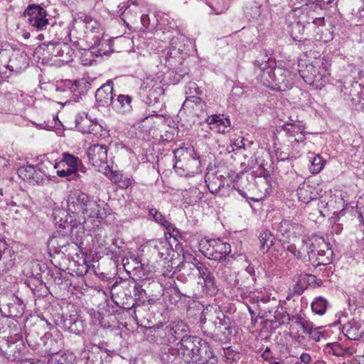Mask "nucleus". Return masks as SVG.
<instances>
[{
	"label": "nucleus",
	"instance_id": "12",
	"mask_svg": "<svg viewBox=\"0 0 364 364\" xmlns=\"http://www.w3.org/2000/svg\"><path fill=\"white\" fill-rule=\"evenodd\" d=\"M23 16L29 26L36 31L46 29L49 24L47 12L40 5H28L23 13Z\"/></svg>",
	"mask_w": 364,
	"mask_h": 364
},
{
	"label": "nucleus",
	"instance_id": "47",
	"mask_svg": "<svg viewBox=\"0 0 364 364\" xmlns=\"http://www.w3.org/2000/svg\"><path fill=\"white\" fill-rule=\"evenodd\" d=\"M269 60V58L266 53H262L259 54V56L257 58V59L253 62L255 67L258 68L262 72V74L264 73V70L267 71V70H270L268 66V63Z\"/></svg>",
	"mask_w": 364,
	"mask_h": 364
},
{
	"label": "nucleus",
	"instance_id": "60",
	"mask_svg": "<svg viewBox=\"0 0 364 364\" xmlns=\"http://www.w3.org/2000/svg\"><path fill=\"white\" fill-rule=\"evenodd\" d=\"M331 350L333 355L336 356H343L344 355V349L341 347L338 343H331Z\"/></svg>",
	"mask_w": 364,
	"mask_h": 364
},
{
	"label": "nucleus",
	"instance_id": "3",
	"mask_svg": "<svg viewBox=\"0 0 364 364\" xmlns=\"http://www.w3.org/2000/svg\"><path fill=\"white\" fill-rule=\"evenodd\" d=\"M201 330L203 333L215 341L227 343L237 333L233 322L220 309L213 312H203Z\"/></svg>",
	"mask_w": 364,
	"mask_h": 364
},
{
	"label": "nucleus",
	"instance_id": "41",
	"mask_svg": "<svg viewBox=\"0 0 364 364\" xmlns=\"http://www.w3.org/2000/svg\"><path fill=\"white\" fill-rule=\"evenodd\" d=\"M40 270L44 274V278L48 282H53L55 284H59L61 282V273L58 269H50L45 264L40 267Z\"/></svg>",
	"mask_w": 364,
	"mask_h": 364
},
{
	"label": "nucleus",
	"instance_id": "31",
	"mask_svg": "<svg viewBox=\"0 0 364 364\" xmlns=\"http://www.w3.org/2000/svg\"><path fill=\"white\" fill-rule=\"evenodd\" d=\"M160 358L163 364H178L182 360L176 347L164 346L161 350Z\"/></svg>",
	"mask_w": 364,
	"mask_h": 364
},
{
	"label": "nucleus",
	"instance_id": "23",
	"mask_svg": "<svg viewBox=\"0 0 364 364\" xmlns=\"http://www.w3.org/2000/svg\"><path fill=\"white\" fill-rule=\"evenodd\" d=\"M71 168L68 166L61 167L60 168H57L56 173L59 177L65 178L66 181L80 182V184L76 183L77 186L85 187L88 183V178L82 175L80 171L72 170Z\"/></svg>",
	"mask_w": 364,
	"mask_h": 364
},
{
	"label": "nucleus",
	"instance_id": "16",
	"mask_svg": "<svg viewBox=\"0 0 364 364\" xmlns=\"http://www.w3.org/2000/svg\"><path fill=\"white\" fill-rule=\"evenodd\" d=\"M321 191L322 189L318 184L310 181H304L296 190L299 200L306 204L316 200Z\"/></svg>",
	"mask_w": 364,
	"mask_h": 364
},
{
	"label": "nucleus",
	"instance_id": "8",
	"mask_svg": "<svg viewBox=\"0 0 364 364\" xmlns=\"http://www.w3.org/2000/svg\"><path fill=\"white\" fill-rule=\"evenodd\" d=\"M35 53L40 55L43 60H49L53 57H56L63 63H68L73 60L74 54L73 49L68 43L53 41L39 45L36 48Z\"/></svg>",
	"mask_w": 364,
	"mask_h": 364
},
{
	"label": "nucleus",
	"instance_id": "58",
	"mask_svg": "<svg viewBox=\"0 0 364 364\" xmlns=\"http://www.w3.org/2000/svg\"><path fill=\"white\" fill-rule=\"evenodd\" d=\"M73 85V80H65L64 81H62L61 83L59 85V87L57 88V90H62L63 92H71L72 87Z\"/></svg>",
	"mask_w": 364,
	"mask_h": 364
},
{
	"label": "nucleus",
	"instance_id": "13",
	"mask_svg": "<svg viewBox=\"0 0 364 364\" xmlns=\"http://www.w3.org/2000/svg\"><path fill=\"white\" fill-rule=\"evenodd\" d=\"M85 364H108L112 359L111 352L97 345L86 346L80 353Z\"/></svg>",
	"mask_w": 364,
	"mask_h": 364
},
{
	"label": "nucleus",
	"instance_id": "28",
	"mask_svg": "<svg viewBox=\"0 0 364 364\" xmlns=\"http://www.w3.org/2000/svg\"><path fill=\"white\" fill-rule=\"evenodd\" d=\"M168 328L170 331H168L166 341L170 346L173 345L178 340L181 341L182 336H185L183 334L188 330V326L183 321L173 322L168 324Z\"/></svg>",
	"mask_w": 364,
	"mask_h": 364
},
{
	"label": "nucleus",
	"instance_id": "46",
	"mask_svg": "<svg viewBox=\"0 0 364 364\" xmlns=\"http://www.w3.org/2000/svg\"><path fill=\"white\" fill-rule=\"evenodd\" d=\"M205 183L210 192L213 194L218 193L223 186L222 182L214 174L207 175L205 176Z\"/></svg>",
	"mask_w": 364,
	"mask_h": 364
},
{
	"label": "nucleus",
	"instance_id": "1",
	"mask_svg": "<svg viewBox=\"0 0 364 364\" xmlns=\"http://www.w3.org/2000/svg\"><path fill=\"white\" fill-rule=\"evenodd\" d=\"M53 221L58 230L53 233L48 241V247L54 253L62 252L70 254V245L79 247L82 244V239L85 234V228L80 222L68 221V213L64 209L53 211Z\"/></svg>",
	"mask_w": 364,
	"mask_h": 364
},
{
	"label": "nucleus",
	"instance_id": "2",
	"mask_svg": "<svg viewBox=\"0 0 364 364\" xmlns=\"http://www.w3.org/2000/svg\"><path fill=\"white\" fill-rule=\"evenodd\" d=\"M68 221H80L81 225L85 223L86 218H104L106 213L101 205L93 200L88 194L80 189H73L69 192L67 198Z\"/></svg>",
	"mask_w": 364,
	"mask_h": 364
},
{
	"label": "nucleus",
	"instance_id": "4",
	"mask_svg": "<svg viewBox=\"0 0 364 364\" xmlns=\"http://www.w3.org/2000/svg\"><path fill=\"white\" fill-rule=\"evenodd\" d=\"M296 258L310 262L314 268L331 263L333 252L323 237L313 235L303 239L298 248Z\"/></svg>",
	"mask_w": 364,
	"mask_h": 364
},
{
	"label": "nucleus",
	"instance_id": "55",
	"mask_svg": "<svg viewBox=\"0 0 364 364\" xmlns=\"http://www.w3.org/2000/svg\"><path fill=\"white\" fill-rule=\"evenodd\" d=\"M13 338L14 337H11L8 339L1 338L0 340V351L5 358L7 356V350H9L10 345Z\"/></svg>",
	"mask_w": 364,
	"mask_h": 364
},
{
	"label": "nucleus",
	"instance_id": "11",
	"mask_svg": "<svg viewBox=\"0 0 364 364\" xmlns=\"http://www.w3.org/2000/svg\"><path fill=\"white\" fill-rule=\"evenodd\" d=\"M307 20L308 13H304L301 9L291 10L287 15L286 21L289 23V32L294 40L300 41L305 31H309Z\"/></svg>",
	"mask_w": 364,
	"mask_h": 364
},
{
	"label": "nucleus",
	"instance_id": "52",
	"mask_svg": "<svg viewBox=\"0 0 364 364\" xmlns=\"http://www.w3.org/2000/svg\"><path fill=\"white\" fill-rule=\"evenodd\" d=\"M324 25V18H313L309 16V20H307V26L309 31L312 30H315L319 26H322Z\"/></svg>",
	"mask_w": 364,
	"mask_h": 364
},
{
	"label": "nucleus",
	"instance_id": "48",
	"mask_svg": "<svg viewBox=\"0 0 364 364\" xmlns=\"http://www.w3.org/2000/svg\"><path fill=\"white\" fill-rule=\"evenodd\" d=\"M184 44L182 43H180L179 46H174L171 45L170 43L168 49L164 51L166 55V58H174L179 57L184 50Z\"/></svg>",
	"mask_w": 364,
	"mask_h": 364
},
{
	"label": "nucleus",
	"instance_id": "64",
	"mask_svg": "<svg viewBox=\"0 0 364 364\" xmlns=\"http://www.w3.org/2000/svg\"><path fill=\"white\" fill-rule=\"evenodd\" d=\"M145 298L147 299V303L152 306L157 304V302L160 300V298L157 296H145Z\"/></svg>",
	"mask_w": 364,
	"mask_h": 364
},
{
	"label": "nucleus",
	"instance_id": "51",
	"mask_svg": "<svg viewBox=\"0 0 364 364\" xmlns=\"http://www.w3.org/2000/svg\"><path fill=\"white\" fill-rule=\"evenodd\" d=\"M305 277H300L299 280L293 287V294L300 296L304 293V290L307 288V286L305 285Z\"/></svg>",
	"mask_w": 364,
	"mask_h": 364
},
{
	"label": "nucleus",
	"instance_id": "9",
	"mask_svg": "<svg viewBox=\"0 0 364 364\" xmlns=\"http://www.w3.org/2000/svg\"><path fill=\"white\" fill-rule=\"evenodd\" d=\"M44 326L45 324L42 321L35 323V324L29 329L26 336L27 342L29 343L30 340L40 337V340L43 342L47 351L50 353L52 355H54V353H59L58 351L63 346V339L62 336L58 333L53 336L52 333L48 332L44 333L43 336H41L43 333Z\"/></svg>",
	"mask_w": 364,
	"mask_h": 364
},
{
	"label": "nucleus",
	"instance_id": "19",
	"mask_svg": "<svg viewBox=\"0 0 364 364\" xmlns=\"http://www.w3.org/2000/svg\"><path fill=\"white\" fill-rule=\"evenodd\" d=\"M14 252L5 240H0V275L9 271L14 265Z\"/></svg>",
	"mask_w": 364,
	"mask_h": 364
},
{
	"label": "nucleus",
	"instance_id": "7",
	"mask_svg": "<svg viewBox=\"0 0 364 364\" xmlns=\"http://www.w3.org/2000/svg\"><path fill=\"white\" fill-rule=\"evenodd\" d=\"M262 80L266 87L279 92L290 89L293 85L289 71L279 66L270 68L267 71L264 70Z\"/></svg>",
	"mask_w": 364,
	"mask_h": 364
},
{
	"label": "nucleus",
	"instance_id": "20",
	"mask_svg": "<svg viewBox=\"0 0 364 364\" xmlns=\"http://www.w3.org/2000/svg\"><path fill=\"white\" fill-rule=\"evenodd\" d=\"M168 324L157 323L146 328L148 336H150V341L153 343L170 346L168 340Z\"/></svg>",
	"mask_w": 364,
	"mask_h": 364
},
{
	"label": "nucleus",
	"instance_id": "39",
	"mask_svg": "<svg viewBox=\"0 0 364 364\" xmlns=\"http://www.w3.org/2000/svg\"><path fill=\"white\" fill-rule=\"evenodd\" d=\"M221 277L222 279L231 287H238L239 290H242V288L239 287V279L237 278L238 274L232 271L230 267L225 264L222 269Z\"/></svg>",
	"mask_w": 364,
	"mask_h": 364
},
{
	"label": "nucleus",
	"instance_id": "56",
	"mask_svg": "<svg viewBox=\"0 0 364 364\" xmlns=\"http://www.w3.org/2000/svg\"><path fill=\"white\" fill-rule=\"evenodd\" d=\"M321 327L314 328L313 323H311V328L309 331H304V333L309 334V336L316 341H319L321 336H323V333L318 330L320 329Z\"/></svg>",
	"mask_w": 364,
	"mask_h": 364
},
{
	"label": "nucleus",
	"instance_id": "33",
	"mask_svg": "<svg viewBox=\"0 0 364 364\" xmlns=\"http://www.w3.org/2000/svg\"><path fill=\"white\" fill-rule=\"evenodd\" d=\"M85 33L93 39L95 46H99L103 35L99 23L92 19H86Z\"/></svg>",
	"mask_w": 364,
	"mask_h": 364
},
{
	"label": "nucleus",
	"instance_id": "22",
	"mask_svg": "<svg viewBox=\"0 0 364 364\" xmlns=\"http://www.w3.org/2000/svg\"><path fill=\"white\" fill-rule=\"evenodd\" d=\"M193 362L196 364H217L218 360L211 347L206 343H203L199 345L198 353Z\"/></svg>",
	"mask_w": 364,
	"mask_h": 364
},
{
	"label": "nucleus",
	"instance_id": "54",
	"mask_svg": "<svg viewBox=\"0 0 364 364\" xmlns=\"http://www.w3.org/2000/svg\"><path fill=\"white\" fill-rule=\"evenodd\" d=\"M224 357L227 361L234 362L240 359V353L230 348L224 349Z\"/></svg>",
	"mask_w": 364,
	"mask_h": 364
},
{
	"label": "nucleus",
	"instance_id": "6",
	"mask_svg": "<svg viewBox=\"0 0 364 364\" xmlns=\"http://www.w3.org/2000/svg\"><path fill=\"white\" fill-rule=\"evenodd\" d=\"M200 246L203 255L208 259L228 264L235 257L231 255V246L220 239H206L201 241Z\"/></svg>",
	"mask_w": 364,
	"mask_h": 364
},
{
	"label": "nucleus",
	"instance_id": "25",
	"mask_svg": "<svg viewBox=\"0 0 364 364\" xmlns=\"http://www.w3.org/2000/svg\"><path fill=\"white\" fill-rule=\"evenodd\" d=\"M183 268L184 269H191V266L196 268L200 277L202 279L208 277L212 272L210 271L208 267L203 263L199 261L193 255H183V262L182 263Z\"/></svg>",
	"mask_w": 364,
	"mask_h": 364
},
{
	"label": "nucleus",
	"instance_id": "30",
	"mask_svg": "<svg viewBox=\"0 0 364 364\" xmlns=\"http://www.w3.org/2000/svg\"><path fill=\"white\" fill-rule=\"evenodd\" d=\"M25 350V345L21 337H15L12 338L9 350H7L6 359L10 361L18 360L21 355Z\"/></svg>",
	"mask_w": 364,
	"mask_h": 364
},
{
	"label": "nucleus",
	"instance_id": "38",
	"mask_svg": "<svg viewBox=\"0 0 364 364\" xmlns=\"http://www.w3.org/2000/svg\"><path fill=\"white\" fill-rule=\"evenodd\" d=\"M274 312L277 316V319L279 321V324H284V323H289L291 321V316L289 313L284 309L283 306L280 305H277L276 306V309H267L264 310V313L262 316V318L267 317L268 316V314H272Z\"/></svg>",
	"mask_w": 364,
	"mask_h": 364
},
{
	"label": "nucleus",
	"instance_id": "61",
	"mask_svg": "<svg viewBox=\"0 0 364 364\" xmlns=\"http://www.w3.org/2000/svg\"><path fill=\"white\" fill-rule=\"evenodd\" d=\"M168 38H170V43H171V45L179 46L180 43L183 44L184 37L182 36H180L179 37L173 36L172 38L169 36L168 37Z\"/></svg>",
	"mask_w": 364,
	"mask_h": 364
},
{
	"label": "nucleus",
	"instance_id": "37",
	"mask_svg": "<svg viewBox=\"0 0 364 364\" xmlns=\"http://www.w3.org/2000/svg\"><path fill=\"white\" fill-rule=\"evenodd\" d=\"M163 118V114H157V111L154 110L151 114L142 119L141 127L145 132L151 134V131L159 122H162Z\"/></svg>",
	"mask_w": 364,
	"mask_h": 364
},
{
	"label": "nucleus",
	"instance_id": "40",
	"mask_svg": "<svg viewBox=\"0 0 364 364\" xmlns=\"http://www.w3.org/2000/svg\"><path fill=\"white\" fill-rule=\"evenodd\" d=\"M147 210L150 219L161 225L168 230H171L173 228L172 224L166 220L165 217L157 209L148 207Z\"/></svg>",
	"mask_w": 364,
	"mask_h": 364
},
{
	"label": "nucleus",
	"instance_id": "17",
	"mask_svg": "<svg viewBox=\"0 0 364 364\" xmlns=\"http://www.w3.org/2000/svg\"><path fill=\"white\" fill-rule=\"evenodd\" d=\"M107 146L106 145L94 144L87 150L89 163L96 168H102L107 161Z\"/></svg>",
	"mask_w": 364,
	"mask_h": 364
},
{
	"label": "nucleus",
	"instance_id": "21",
	"mask_svg": "<svg viewBox=\"0 0 364 364\" xmlns=\"http://www.w3.org/2000/svg\"><path fill=\"white\" fill-rule=\"evenodd\" d=\"M113 82L108 80L105 84L98 88L95 92V99L99 107H109L112 105L114 101Z\"/></svg>",
	"mask_w": 364,
	"mask_h": 364
},
{
	"label": "nucleus",
	"instance_id": "34",
	"mask_svg": "<svg viewBox=\"0 0 364 364\" xmlns=\"http://www.w3.org/2000/svg\"><path fill=\"white\" fill-rule=\"evenodd\" d=\"M91 84L84 78L74 80L71 90L73 100L75 102L79 101L82 95H85L90 90Z\"/></svg>",
	"mask_w": 364,
	"mask_h": 364
},
{
	"label": "nucleus",
	"instance_id": "27",
	"mask_svg": "<svg viewBox=\"0 0 364 364\" xmlns=\"http://www.w3.org/2000/svg\"><path fill=\"white\" fill-rule=\"evenodd\" d=\"M18 176L24 181L33 180L38 183L39 179H42L41 175L47 176L45 171H43L38 166L27 165L20 167L18 171Z\"/></svg>",
	"mask_w": 364,
	"mask_h": 364
},
{
	"label": "nucleus",
	"instance_id": "50",
	"mask_svg": "<svg viewBox=\"0 0 364 364\" xmlns=\"http://www.w3.org/2000/svg\"><path fill=\"white\" fill-rule=\"evenodd\" d=\"M324 161L320 156L314 157L310 170L312 173H318L323 168Z\"/></svg>",
	"mask_w": 364,
	"mask_h": 364
},
{
	"label": "nucleus",
	"instance_id": "62",
	"mask_svg": "<svg viewBox=\"0 0 364 364\" xmlns=\"http://www.w3.org/2000/svg\"><path fill=\"white\" fill-rule=\"evenodd\" d=\"M7 306L9 308V313L11 316H18V311L16 310V306L12 303H8Z\"/></svg>",
	"mask_w": 364,
	"mask_h": 364
},
{
	"label": "nucleus",
	"instance_id": "24",
	"mask_svg": "<svg viewBox=\"0 0 364 364\" xmlns=\"http://www.w3.org/2000/svg\"><path fill=\"white\" fill-rule=\"evenodd\" d=\"M299 73L306 83L316 87L318 86L321 75L318 65L313 63L308 64L304 69L299 70Z\"/></svg>",
	"mask_w": 364,
	"mask_h": 364
},
{
	"label": "nucleus",
	"instance_id": "14",
	"mask_svg": "<svg viewBox=\"0 0 364 364\" xmlns=\"http://www.w3.org/2000/svg\"><path fill=\"white\" fill-rule=\"evenodd\" d=\"M53 321L56 326L71 333L79 335L84 331V323L77 314H55Z\"/></svg>",
	"mask_w": 364,
	"mask_h": 364
},
{
	"label": "nucleus",
	"instance_id": "42",
	"mask_svg": "<svg viewBox=\"0 0 364 364\" xmlns=\"http://www.w3.org/2000/svg\"><path fill=\"white\" fill-rule=\"evenodd\" d=\"M74 360L72 353H54L49 358L47 364H73Z\"/></svg>",
	"mask_w": 364,
	"mask_h": 364
},
{
	"label": "nucleus",
	"instance_id": "43",
	"mask_svg": "<svg viewBox=\"0 0 364 364\" xmlns=\"http://www.w3.org/2000/svg\"><path fill=\"white\" fill-rule=\"evenodd\" d=\"M259 240L261 244L260 250L264 254L273 245L274 237L269 231L265 230L260 232Z\"/></svg>",
	"mask_w": 364,
	"mask_h": 364
},
{
	"label": "nucleus",
	"instance_id": "44",
	"mask_svg": "<svg viewBox=\"0 0 364 364\" xmlns=\"http://www.w3.org/2000/svg\"><path fill=\"white\" fill-rule=\"evenodd\" d=\"M203 279L204 282L203 291L210 296H215L218 291V288L213 273Z\"/></svg>",
	"mask_w": 364,
	"mask_h": 364
},
{
	"label": "nucleus",
	"instance_id": "53",
	"mask_svg": "<svg viewBox=\"0 0 364 364\" xmlns=\"http://www.w3.org/2000/svg\"><path fill=\"white\" fill-rule=\"evenodd\" d=\"M124 245V242L119 239H113L112 246L109 247V251L114 255H119Z\"/></svg>",
	"mask_w": 364,
	"mask_h": 364
},
{
	"label": "nucleus",
	"instance_id": "45",
	"mask_svg": "<svg viewBox=\"0 0 364 364\" xmlns=\"http://www.w3.org/2000/svg\"><path fill=\"white\" fill-rule=\"evenodd\" d=\"M328 306V302L326 299L322 296H317L311 303V309L315 314L323 315L325 314Z\"/></svg>",
	"mask_w": 364,
	"mask_h": 364
},
{
	"label": "nucleus",
	"instance_id": "26",
	"mask_svg": "<svg viewBox=\"0 0 364 364\" xmlns=\"http://www.w3.org/2000/svg\"><path fill=\"white\" fill-rule=\"evenodd\" d=\"M29 58L23 52L15 51L9 58V63L5 68H9L11 71L19 73L28 67Z\"/></svg>",
	"mask_w": 364,
	"mask_h": 364
},
{
	"label": "nucleus",
	"instance_id": "57",
	"mask_svg": "<svg viewBox=\"0 0 364 364\" xmlns=\"http://www.w3.org/2000/svg\"><path fill=\"white\" fill-rule=\"evenodd\" d=\"M146 296V293L142 286L138 283H135L134 287V296L135 297V299H144V296Z\"/></svg>",
	"mask_w": 364,
	"mask_h": 364
},
{
	"label": "nucleus",
	"instance_id": "29",
	"mask_svg": "<svg viewBox=\"0 0 364 364\" xmlns=\"http://www.w3.org/2000/svg\"><path fill=\"white\" fill-rule=\"evenodd\" d=\"M132 97L128 95H118L114 98L112 107L118 113L128 114L132 111Z\"/></svg>",
	"mask_w": 364,
	"mask_h": 364
},
{
	"label": "nucleus",
	"instance_id": "18",
	"mask_svg": "<svg viewBox=\"0 0 364 364\" xmlns=\"http://www.w3.org/2000/svg\"><path fill=\"white\" fill-rule=\"evenodd\" d=\"M62 159L58 163H55L54 168H60L61 167L68 166L72 170L80 171L87 178L90 177V173L87 172V168L83 165L80 159L68 152H64Z\"/></svg>",
	"mask_w": 364,
	"mask_h": 364
},
{
	"label": "nucleus",
	"instance_id": "10",
	"mask_svg": "<svg viewBox=\"0 0 364 364\" xmlns=\"http://www.w3.org/2000/svg\"><path fill=\"white\" fill-rule=\"evenodd\" d=\"M164 94L161 80L156 76H149L142 82L140 87V95L144 97L143 101L149 106L160 103V99Z\"/></svg>",
	"mask_w": 364,
	"mask_h": 364
},
{
	"label": "nucleus",
	"instance_id": "32",
	"mask_svg": "<svg viewBox=\"0 0 364 364\" xmlns=\"http://www.w3.org/2000/svg\"><path fill=\"white\" fill-rule=\"evenodd\" d=\"M205 121L209 125H214V127L217 128V132L220 134L228 132V128L231 125L230 119L228 117L223 119L220 114L208 116Z\"/></svg>",
	"mask_w": 364,
	"mask_h": 364
},
{
	"label": "nucleus",
	"instance_id": "15",
	"mask_svg": "<svg viewBox=\"0 0 364 364\" xmlns=\"http://www.w3.org/2000/svg\"><path fill=\"white\" fill-rule=\"evenodd\" d=\"M201 344L197 338L186 335L182 336L181 341L176 344V348L185 360L193 361L198 353V346Z\"/></svg>",
	"mask_w": 364,
	"mask_h": 364
},
{
	"label": "nucleus",
	"instance_id": "63",
	"mask_svg": "<svg viewBox=\"0 0 364 364\" xmlns=\"http://www.w3.org/2000/svg\"><path fill=\"white\" fill-rule=\"evenodd\" d=\"M140 20L142 26L147 28L149 25V17L147 14H142L140 16Z\"/></svg>",
	"mask_w": 364,
	"mask_h": 364
},
{
	"label": "nucleus",
	"instance_id": "5",
	"mask_svg": "<svg viewBox=\"0 0 364 364\" xmlns=\"http://www.w3.org/2000/svg\"><path fill=\"white\" fill-rule=\"evenodd\" d=\"M176 159L173 165L176 172L180 176H191L198 173L200 166L199 156L195 150L178 148L173 151Z\"/></svg>",
	"mask_w": 364,
	"mask_h": 364
},
{
	"label": "nucleus",
	"instance_id": "59",
	"mask_svg": "<svg viewBox=\"0 0 364 364\" xmlns=\"http://www.w3.org/2000/svg\"><path fill=\"white\" fill-rule=\"evenodd\" d=\"M117 178L118 177L117 176ZM115 183H117L120 188H127L132 185V180L129 178L123 179L121 176L120 178H116Z\"/></svg>",
	"mask_w": 364,
	"mask_h": 364
},
{
	"label": "nucleus",
	"instance_id": "35",
	"mask_svg": "<svg viewBox=\"0 0 364 364\" xmlns=\"http://www.w3.org/2000/svg\"><path fill=\"white\" fill-rule=\"evenodd\" d=\"M346 336L350 340H358L361 338L363 331L359 321L352 319L343 326Z\"/></svg>",
	"mask_w": 364,
	"mask_h": 364
},
{
	"label": "nucleus",
	"instance_id": "49",
	"mask_svg": "<svg viewBox=\"0 0 364 364\" xmlns=\"http://www.w3.org/2000/svg\"><path fill=\"white\" fill-rule=\"evenodd\" d=\"M295 320V322L297 325L300 326L303 329V333L304 331H307L311 330V323L310 321L306 320L305 318L304 315L296 314L291 316V321Z\"/></svg>",
	"mask_w": 364,
	"mask_h": 364
},
{
	"label": "nucleus",
	"instance_id": "36",
	"mask_svg": "<svg viewBox=\"0 0 364 364\" xmlns=\"http://www.w3.org/2000/svg\"><path fill=\"white\" fill-rule=\"evenodd\" d=\"M205 107V102L199 97L190 96L186 97V100L182 105V107L179 111L180 114H183L187 109H193V114L199 115L196 111L200 109L203 112V108Z\"/></svg>",
	"mask_w": 364,
	"mask_h": 364
}]
</instances>
